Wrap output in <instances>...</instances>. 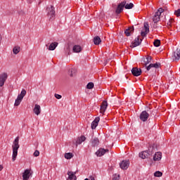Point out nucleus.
Returning <instances> with one entry per match:
<instances>
[{
	"label": "nucleus",
	"instance_id": "nucleus-7",
	"mask_svg": "<svg viewBox=\"0 0 180 180\" xmlns=\"http://www.w3.org/2000/svg\"><path fill=\"white\" fill-rule=\"evenodd\" d=\"M8 79V73L3 72L0 74V86L2 87L5 85V82Z\"/></svg>",
	"mask_w": 180,
	"mask_h": 180
},
{
	"label": "nucleus",
	"instance_id": "nucleus-27",
	"mask_svg": "<svg viewBox=\"0 0 180 180\" xmlns=\"http://www.w3.org/2000/svg\"><path fill=\"white\" fill-rule=\"evenodd\" d=\"M75 74H77V69L71 68L69 70V75H70V77H75Z\"/></svg>",
	"mask_w": 180,
	"mask_h": 180
},
{
	"label": "nucleus",
	"instance_id": "nucleus-38",
	"mask_svg": "<svg viewBox=\"0 0 180 180\" xmlns=\"http://www.w3.org/2000/svg\"><path fill=\"white\" fill-rule=\"evenodd\" d=\"M39 155H40V152L39 150H35L34 152V157H39Z\"/></svg>",
	"mask_w": 180,
	"mask_h": 180
},
{
	"label": "nucleus",
	"instance_id": "nucleus-12",
	"mask_svg": "<svg viewBox=\"0 0 180 180\" xmlns=\"http://www.w3.org/2000/svg\"><path fill=\"white\" fill-rule=\"evenodd\" d=\"M129 165H130V162L129 160H123L121 163H120V167L121 169H127L129 168Z\"/></svg>",
	"mask_w": 180,
	"mask_h": 180
},
{
	"label": "nucleus",
	"instance_id": "nucleus-39",
	"mask_svg": "<svg viewBox=\"0 0 180 180\" xmlns=\"http://www.w3.org/2000/svg\"><path fill=\"white\" fill-rule=\"evenodd\" d=\"M54 96L56 98V99H61V98H63L61 95L57 94H55Z\"/></svg>",
	"mask_w": 180,
	"mask_h": 180
},
{
	"label": "nucleus",
	"instance_id": "nucleus-30",
	"mask_svg": "<svg viewBox=\"0 0 180 180\" xmlns=\"http://www.w3.org/2000/svg\"><path fill=\"white\" fill-rule=\"evenodd\" d=\"M72 157H74V154L71 153H65V158H66V160H71Z\"/></svg>",
	"mask_w": 180,
	"mask_h": 180
},
{
	"label": "nucleus",
	"instance_id": "nucleus-9",
	"mask_svg": "<svg viewBox=\"0 0 180 180\" xmlns=\"http://www.w3.org/2000/svg\"><path fill=\"white\" fill-rule=\"evenodd\" d=\"M139 117L141 122H147L148 117H150V114L146 110H144L140 114Z\"/></svg>",
	"mask_w": 180,
	"mask_h": 180
},
{
	"label": "nucleus",
	"instance_id": "nucleus-21",
	"mask_svg": "<svg viewBox=\"0 0 180 180\" xmlns=\"http://www.w3.org/2000/svg\"><path fill=\"white\" fill-rule=\"evenodd\" d=\"M68 180H77V176H75V173L72 172H68Z\"/></svg>",
	"mask_w": 180,
	"mask_h": 180
},
{
	"label": "nucleus",
	"instance_id": "nucleus-37",
	"mask_svg": "<svg viewBox=\"0 0 180 180\" xmlns=\"http://www.w3.org/2000/svg\"><path fill=\"white\" fill-rule=\"evenodd\" d=\"M147 33H148V32H144V31H142L141 32V36H142V37H146V36H147Z\"/></svg>",
	"mask_w": 180,
	"mask_h": 180
},
{
	"label": "nucleus",
	"instance_id": "nucleus-32",
	"mask_svg": "<svg viewBox=\"0 0 180 180\" xmlns=\"http://www.w3.org/2000/svg\"><path fill=\"white\" fill-rule=\"evenodd\" d=\"M144 27H145V31L146 32V33H148L150 32V25H148V22L144 23Z\"/></svg>",
	"mask_w": 180,
	"mask_h": 180
},
{
	"label": "nucleus",
	"instance_id": "nucleus-2",
	"mask_svg": "<svg viewBox=\"0 0 180 180\" xmlns=\"http://www.w3.org/2000/svg\"><path fill=\"white\" fill-rule=\"evenodd\" d=\"M153 58L151 56H147L144 60H143V65H146V68L147 71H150V68H160V63H150L151 60ZM148 64H150L148 66H147Z\"/></svg>",
	"mask_w": 180,
	"mask_h": 180
},
{
	"label": "nucleus",
	"instance_id": "nucleus-26",
	"mask_svg": "<svg viewBox=\"0 0 180 180\" xmlns=\"http://www.w3.org/2000/svg\"><path fill=\"white\" fill-rule=\"evenodd\" d=\"M102 41V40L101 39V37H95L94 38V43L96 46H98L101 44V42Z\"/></svg>",
	"mask_w": 180,
	"mask_h": 180
},
{
	"label": "nucleus",
	"instance_id": "nucleus-8",
	"mask_svg": "<svg viewBox=\"0 0 180 180\" xmlns=\"http://www.w3.org/2000/svg\"><path fill=\"white\" fill-rule=\"evenodd\" d=\"M126 6V1H124L118 4L115 13L117 15H119L120 13H122L123 12V9L124 8V6Z\"/></svg>",
	"mask_w": 180,
	"mask_h": 180
},
{
	"label": "nucleus",
	"instance_id": "nucleus-41",
	"mask_svg": "<svg viewBox=\"0 0 180 180\" xmlns=\"http://www.w3.org/2000/svg\"><path fill=\"white\" fill-rule=\"evenodd\" d=\"M84 180H95L94 177H90V179H85Z\"/></svg>",
	"mask_w": 180,
	"mask_h": 180
},
{
	"label": "nucleus",
	"instance_id": "nucleus-4",
	"mask_svg": "<svg viewBox=\"0 0 180 180\" xmlns=\"http://www.w3.org/2000/svg\"><path fill=\"white\" fill-rule=\"evenodd\" d=\"M26 96V90L25 89H22L21 91L20 94H19L15 101L14 106H19L20 105V103L23 100V98Z\"/></svg>",
	"mask_w": 180,
	"mask_h": 180
},
{
	"label": "nucleus",
	"instance_id": "nucleus-40",
	"mask_svg": "<svg viewBox=\"0 0 180 180\" xmlns=\"http://www.w3.org/2000/svg\"><path fill=\"white\" fill-rule=\"evenodd\" d=\"M174 15H176V16H180V8L174 12Z\"/></svg>",
	"mask_w": 180,
	"mask_h": 180
},
{
	"label": "nucleus",
	"instance_id": "nucleus-28",
	"mask_svg": "<svg viewBox=\"0 0 180 180\" xmlns=\"http://www.w3.org/2000/svg\"><path fill=\"white\" fill-rule=\"evenodd\" d=\"M13 54H19V53H20V46H15L13 49Z\"/></svg>",
	"mask_w": 180,
	"mask_h": 180
},
{
	"label": "nucleus",
	"instance_id": "nucleus-34",
	"mask_svg": "<svg viewBox=\"0 0 180 180\" xmlns=\"http://www.w3.org/2000/svg\"><path fill=\"white\" fill-rule=\"evenodd\" d=\"M154 176H155L157 178H160V176H162V172H161L160 171H157L154 173Z\"/></svg>",
	"mask_w": 180,
	"mask_h": 180
},
{
	"label": "nucleus",
	"instance_id": "nucleus-36",
	"mask_svg": "<svg viewBox=\"0 0 180 180\" xmlns=\"http://www.w3.org/2000/svg\"><path fill=\"white\" fill-rule=\"evenodd\" d=\"M120 179V176L119 174H114L112 176V180H119Z\"/></svg>",
	"mask_w": 180,
	"mask_h": 180
},
{
	"label": "nucleus",
	"instance_id": "nucleus-10",
	"mask_svg": "<svg viewBox=\"0 0 180 180\" xmlns=\"http://www.w3.org/2000/svg\"><path fill=\"white\" fill-rule=\"evenodd\" d=\"M141 41H143V38L140 39V37H138L136 39H135L134 41L131 44L130 47L131 49H134V47L140 46V44H141Z\"/></svg>",
	"mask_w": 180,
	"mask_h": 180
},
{
	"label": "nucleus",
	"instance_id": "nucleus-20",
	"mask_svg": "<svg viewBox=\"0 0 180 180\" xmlns=\"http://www.w3.org/2000/svg\"><path fill=\"white\" fill-rule=\"evenodd\" d=\"M30 178V170L26 169L22 174V180H27Z\"/></svg>",
	"mask_w": 180,
	"mask_h": 180
},
{
	"label": "nucleus",
	"instance_id": "nucleus-31",
	"mask_svg": "<svg viewBox=\"0 0 180 180\" xmlns=\"http://www.w3.org/2000/svg\"><path fill=\"white\" fill-rule=\"evenodd\" d=\"M133 6H134V5L132 3H130V4L126 3L124 8H125V9H132Z\"/></svg>",
	"mask_w": 180,
	"mask_h": 180
},
{
	"label": "nucleus",
	"instance_id": "nucleus-23",
	"mask_svg": "<svg viewBox=\"0 0 180 180\" xmlns=\"http://www.w3.org/2000/svg\"><path fill=\"white\" fill-rule=\"evenodd\" d=\"M85 140H86V138L84 136H82L76 141V146H78V144H82Z\"/></svg>",
	"mask_w": 180,
	"mask_h": 180
},
{
	"label": "nucleus",
	"instance_id": "nucleus-6",
	"mask_svg": "<svg viewBox=\"0 0 180 180\" xmlns=\"http://www.w3.org/2000/svg\"><path fill=\"white\" fill-rule=\"evenodd\" d=\"M47 15L49 18V20H51V18L56 15V11H54V6H50L46 8Z\"/></svg>",
	"mask_w": 180,
	"mask_h": 180
},
{
	"label": "nucleus",
	"instance_id": "nucleus-16",
	"mask_svg": "<svg viewBox=\"0 0 180 180\" xmlns=\"http://www.w3.org/2000/svg\"><path fill=\"white\" fill-rule=\"evenodd\" d=\"M33 112L37 116H39L41 113V107L39 104H35Z\"/></svg>",
	"mask_w": 180,
	"mask_h": 180
},
{
	"label": "nucleus",
	"instance_id": "nucleus-17",
	"mask_svg": "<svg viewBox=\"0 0 180 180\" xmlns=\"http://www.w3.org/2000/svg\"><path fill=\"white\" fill-rule=\"evenodd\" d=\"M99 120H101V118L99 117H96L95 120L91 122L92 130H94V129H96L99 123Z\"/></svg>",
	"mask_w": 180,
	"mask_h": 180
},
{
	"label": "nucleus",
	"instance_id": "nucleus-5",
	"mask_svg": "<svg viewBox=\"0 0 180 180\" xmlns=\"http://www.w3.org/2000/svg\"><path fill=\"white\" fill-rule=\"evenodd\" d=\"M164 12V9L162 8H160L157 12H155L153 18V21L154 23H158L160 22V16H161V13Z\"/></svg>",
	"mask_w": 180,
	"mask_h": 180
},
{
	"label": "nucleus",
	"instance_id": "nucleus-35",
	"mask_svg": "<svg viewBox=\"0 0 180 180\" xmlns=\"http://www.w3.org/2000/svg\"><path fill=\"white\" fill-rule=\"evenodd\" d=\"M94 86V84L93 82H89L88 83V84L86 85V88L87 89H92Z\"/></svg>",
	"mask_w": 180,
	"mask_h": 180
},
{
	"label": "nucleus",
	"instance_id": "nucleus-1",
	"mask_svg": "<svg viewBox=\"0 0 180 180\" xmlns=\"http://www.w3.org/2000/svg\"><path fill=\"white\" fill-rule=\"evenodd\" d=\"M20 145H19V136L16 137L13 142L12 148H13V155H12V161H15L16 158L18 157V150H19Z\"/></svg>",
	"mask_w": 180,
	"mask_h": 180
},
{
	"label": "nucleus",
	"instance_id": "nucleus-11",
	"mask_svg": "<svg viewBox=\"0 0 180 180\" xmlns=\"http://www.w3.org/2000/svg\"><path fill=\"white\" fill-rule=\"evenodd\" d=\"M106 153H109V149L99 148L96 152V155H97V157H102V155H105Z\"/></svg>",
	"mask_w": 180,
	"mask_h": 180
},
{
	"label": "nucleus",
	"instance_id": "nucleus-19",
	"mask_svg": "<svg viewBox=\"0 0 180 180\" xmlns=\"http://www.w3.org/2000/svg\"><path fill=\"white\" fill-rule=\"evenodd\" d=\"M162 158V153L161 152H157L153 156L154 161H160Z\"/></svg>",
	"mask_w": 180,
	"mask_h": 180
},
{
	"label": "nucleus",
	"instance_id": "nucleus-13",
	"mask_svg": "<svg viewBox=\"0 0 180 180\" xmlns=\"http://www.w3.org/2000/svg\"><path fill=\"white\" fill-rule=\"evenodd\" d=\"M131 74L134 75V77H140V75H141V69L133 68L131 69Z\"/></svg>",
	"mask_w": 180,
	"mask_h": 180
},
{
	"label": "nucleus",
	"instance_id": "nucleus-25",
	"mask_svg": "<svg viewBox=\"0 0 180 180\" xmlns=\"http://www.w3.org/2000/svg\"><path fill=\"white\" fill-rule=\"evenodd\" d=\"M58 46V43L53 42L49 45V50L53 51L56 50V48Z\"/></svg>",
	"mask_w": 180,
	"mask_h": 180
},
{
	"label": "nucleus",
	"instance_id": "nucleus-42",
	"mask_svg": "<svg viewBox=\"0 0 180 180\" xmlns=\"http://www.w3.org/2000/svg\"><path fill=\"white\" fill-rule=\"evenodd\" d=\"M4 169V166H2L1 165H0V171Z\"/></svg>",
	"mask_w": 180,
	"mask_h": 180
},
{
	"label": "nucleus",
	"instance_id": "nucleus-3",
	"mask_svg": "<svg viewBox=\"0 0 180 180\" xmlns=\"http://www.w3.org/2000/svg\"><path fill=\"white\" fill-rule=\"evenodd\" d=\"M153 150H154V147L150 146L148 150L141 152L139 153L140 158H142V160H145V158H148L150 155H153Z\"/></svg>",
	"mask_w": 180,
	"mask_h": 180
},
{
	"label": "nucleus",
	"instance_id": "nucleus-18",
	"mask_svg": "<svg viewBox=\"0 0 180 180\" xmlns=\"http://www.w3.org/2000/svg\"><path fill=\"white\" fill-rule=\"evenodd\" d=\"M134 33V27H129L128 29L125 30L124 34L129 37L131 36V34H133Z\"/></svg>",
	"mask_w": 180,
	"mask_h": 180
},
{
	"label": "nucleus",
	"instance_id": "nucleus-22",
	"mask_svg": "<svg viewBox=\"0 0 180 180\" xmlns=\"http://www.w3.org/2000/svg\"><path fill=\"white\" fill-rule=\"evenodd\" d=\"M73 53H81L82 51V47L79 45H75L72 48Z\"/></svg>",
	"mask_w": 180,
	"mask_h": 180
},
{
	"label": "nucleus",
	"instance_id": "nucleus-14",
	"mask_svg": "<svg viewBox=\"0 0 180 180\" xmlns=\"http://www.w3.org/2000/svg\"><path fill=\"white\" fill-rule=\"evenodd\" d=\"M180 59V49H176L172 56V60L174 61H179V60Z\"/></svg>",
	"mask_w": 180,
	"mask_h": 180
},
{
	"label": "nucleus",
	"instance_id": "nucleus-24",
	"mask_svg": "<svg viewBox=\"0 0 180 180\" xmlns=\"http://www.w3.org/2000/svg\"><path fill=\"white\" fill-rule=\"evenodd\" d=\"M91 146L92 147H96L97 146H99V139L98 138H94L91 140Z\"/></svg>",
	"mask_w": 180,
	"mask_h": 180
},
{
	"label": "nucleus",
	"instance_id": "nucleus-29",
	"mask_svg": "<svg viewBox=\"0 0 180 180\" xmlns=\"http://www.w3.org/2000/svg\"><path fill=\"white\" fill-rule=\"evenodd\" d=\"M174 20L173 18H170L169 20V21L167 23L168 29H171V27H172V23H174Z\"/></svg>",
	"mask_w": 180,
	"mask_h": 180
},
{
	"label": "nucleus",
	"instance_id": "nucleus-33",
	"mask_svg": "<svg viewBox=\"0 0 180 180\" xmlns=\"http://www.w3.org/2000/svg\"><path fill=\"white\" fill-rule=\"evenodd\" d=\"M155 47H160V44H161V41L160 39H156L153 42Z\"/></svg>",
	"mask_w": 180,
	"mask_h": 180
},
{
	"label": "nucleus",
	"instance_id": "nucleus-15",
	"mask_svg": "<svg viewBox=\"0 0 180 180\" xmlns=\"http://www.w3.org/2000/svg\"><path fill=\"white\" fill-rule=\"evenodd\" d=\"M106 109H108V101H103L101 105L100 113L103 115L106 112Z\"/></svg>",
	"mask_w": 180,
	"mask_h": 180
}]
</instances>
